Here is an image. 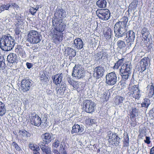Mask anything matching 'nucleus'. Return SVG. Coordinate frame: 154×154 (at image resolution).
<instances>
[{"label": "nucleus", "instance_id": "nucleus-1", "mask_svg": "<svg viewBox=\"0 0 154 154\" xmlns=\"http://www.w3.org/2000/svg\"><path fill=\"white\" fill-rule=\"evenodd\" d=\"M128 20V17L124 16L120 21L117 22L115 24L114 30L116 37L121 38L125 35V32L127 30V25Z\"/></svg>", "mask_w": 154, "mask_h": 154}, {"label": "nucleus", "instance_id": "nucleus-2", "mask_svg": "<svg viewBox=\"0 0 154 154\" xmlns=\"http://www.w3.org/2000/svg\"><path fill=\"white\" fill-rule=\"evenodd\" d=\"M15 45V40L9 34L3 35L0 40V48L3 51L11 50Z\"/></svg>", "mask_w": 154, "mask_h": 154}, {"label": "nucleus", "instance_id": "nucleus-3", "mask_svg": "<svg viewBox=\"0 0 154 154\" xmlns=\"http://www.w3.org/2000/svg\"><path fill=\"white\" fill-rule=\"evenodd\" d=\"M149 62V58L148 57H144L138 63L137 68L139 72L138 77L139 81H141L142 79H140V74L143 76V74L142 72L146 70V67L148 66Z\"/></svg>", "mask_w": 154, "mask_h": 154}, {"label": "nucleus", "instance_id": "nucleus-4", "mask_svg": "<svg viewBox=\"0 0 154 154\" xmlns=\"http://www.w3.org/2000/svg\"><path fill=\"white\" fill-rule=\"evenodd\" d=\"M40 35L36 31L30 30L28 34L26 40L31 44L38 43L41 40L40 37Z\"/></svg>", "mask_w": 154, "mask_h": 154}, {"label": "nucleus", "instance_id": "nucleus-5", "mask_svg": "<svg viewBox=\"0 0 154 154\" xmlns=\"http://www.w3.org/2000/svg\"><path fill=\"white\" fill-rule=\"evenodd\" d=\"M128 88L129 91L128 93V95L136 99H139L141 96V94L138 85H131L130 84Z\"/></svg>", "mask_w": 154, "mask_h": 154}, {"label": "nucleus", "instance_id": "nucleus-6", "mask_svg": "<svg viewBox=\"0 0 154 154\" xmlns=\"http://www.w3.org/2000/svg\"><path fill=\"white\" fill-rule=\"evenodd\" d=\"M84 70L81 65H75L73 69L72 76L76 79L82 78L85 76Z\"/></svg>", "mask_w": 154, "mask_h": 154}, {"label": "nucleus", "instance_id": "nucleus-7", "mask_svg": "<svg viewBox=\"0 0 154 154\" xmlns=\"http://www.w3.org/2000/svg\"><path fill=\"white\" fill-rule=\"evenodd\" d=\"M97 16L103 20H107L110 16V11L108 9H99L96 11Z\"/></svg>", "mask_w": 154, "mask_h": 154}, {"label": "nucleus", "instance_id": "nucleus-8", "mask_svg": "<svg viewBox=\"0 0 154 154\" xmlns=\"http://www.w3.org/2000/svg\"><path fill=\"white\" fill-rule=\"evenodd\" d=\"M66 12L65 10L61 8H57L56 12L54 13V16L51 19V20H62L63 19L66 17Z\"/></svg>", "mask_w": 154, "mask_h": 154}, {"label": "nucleus", "instance_id": "nucleus-9", "mask_svg": "<svg viewBox=\"0 0 154 154\" xmlns=\"http://www.w3.org/2000/svg\"><path fill=\"white\" fill-rule=\"evenodd\" d=\"M51 33L52 35V39L54 43H59L61 42L63 37V32H60L56 31L55 30L51 29Z\"/></svg>", "mask_w": 154, "mask_h": 154}, {"label": "nucleus", "instance_id": "nucleus-10", "mask_svg": "<svg viewBox=\"0 0 154 154\" xmlns=\"http://www.w3.org/2000/svg\"><path fill=\"white\" fill-rule=\"evenodd\" d=\"M84 107L86 112L92 113L94 112L96 109V104L91 100H86L83 103Z\"/></svg>", "mask_w": 154, "mask_h": 154}, {"label": "nucleus", "instance_id": "nucleus-11", "mask_svg": "<svg viewBox=\"0 0 154 154\" xmlns=\"http://www.w3.org/2000/svg\"><path fill=\"white\" fill-rule=\"evenodd\" d=\"M106 78V83L109 85H113L116 82L117 76L114 72L107 74Z\"/></svg>", "mask_w": 154, "mask_h": 154}, {"label": "nucleus", "instance_id": "nucleus-12", "mask_svg": "<svg viewBox=\"0 0 154 154\" xmlns=\"http://www.w3.org/2000/svg\"><path fill=\"white\" fill-rule=\"evenodd\" d=\"M52 26L54 27V29H52L53 30H55L56 31L60 32H63L65 29L66 24L63 22L62 20H57L54 21V20H51Z\"/></svg>", "mask_w": 154, "mask_h": 154}, {"label": "nucleus", "instance_id": "nucleus-13", "mask_svg": "<svg viewBox=\"0 0 154 154\" xmlns=\"http://www.w3.org/2000/svg\"><path fill=\"white\" fill-rule=\"evenodd\" d=\"M141 33L142 35V37L144 40H143L145 43H147L148 42L149 43H152V40L151 38V35L148 29L143 27L141 31Z\"/></svg>", "mask_w": 154, "mask_h": 154}, {"label": "nucleus", "instance_id": "nucleus-14", "mask_svg": "<svg viewBox=\"0 0 154 154\" xmlns=\"http://www.w3.org/2000/svg\"><path fill=\"white\" fill-rule=\"evenodd\" d=\"M94 77L96 79H98L104 74L105 69L104 67L101 66H97L94 69Z\"/></svg>", "mask_w": 154, "mask_h": 154}, {"label": "nucleus", "instance_id": "nucleus-15", "mask_svg": "<svg viewBox=\"0 0 154 154\" xmlns=\"http://www.w3.org/2000/svg\"><path fill=\"white\" fill-rule=\"evenodd\" d=\"M126 41L127 43L128 44L129 46L131 47V45L134 43L135 38V34L132 30H130L125 32Z\"/></svg>", "mask_w": 154, "mask_h": 154}, {"label": "nucleus", "instance_id": "nucleus-16", "mask_svg": "<svg viewBox=\"0 0 154 154\" xmlns=\"http://www.w3.org/2000/svg\"><path fill=\"white\" fill-rule=\"evenodd\" d=\"M109 142L112 145L116 146H118L120 143V138L116 134L110 133L108 134Z\"/></svg>", "mask_w": 154, "mask_h": 154}, {"label": "nucleus", "instance_id": "nucleus-17", "mask_svg": "<svg viewBox=\"0 0 154 154\" xmlns=\"http://www.w3.org/2000/svg\"><path fill=\"white\" fill-rule=\"evenodd\" d=\"M32 85L31 81L27 78L23 79L21 82V87L22 90L24 92L29 91Z\"/></svg>", "mask_w": 154, "mask_h": 154}, {"label": "nucleus", "instance_id": "nucleus-18", "mask_svg": "<svg viewBox=\"0 0 154 154\" xmlns=\"http://www.w3.org/2000/svg\"><path fill=\"white\" fill-rule=\"evenodd\" d=\"M131 66L130 64H123L119 70L120 74L121 75L123 74L131 75Z\"/></svg>", "mask_w": 154, "mask_h": 154}, {"label": "nucleus", "instance_id": "nucleus-19", "mask_svg": "<svg viewBox=\"0 0 154 154\" xmlns=\"http://www.w3.org/2000/svg\"><path fill=\"white\" fill-rule=\"evenodd\" d=\"M30 120L31 124L35 126H38L42 123L41 118L35 113H32Z\"/></svg>", "mask_w": 154, "mask_h": 154}, {"label": "nucleus", "instance_id": "nucleus-20", "mask_svg": "<svg viewBox=\"0 0 154 154\" xmlns=\"http://www.w3.org/2000/svg\"><path fill=\"white\" fill-rule=\"evenodd\" d=\"M83 42L80 38H77L74 40L73 46L74 48L80 49L83 48Z\"/></svg>", "mask_w": 154, "mask_h": 154}, {"label": "nucleus", "instance_id": "nucleus-21", "mask_svg": "<svg viewBox=\"0 0 154 154\" xmlns=\"http://www.w3.org/2000/svg\"><path fill=\"white\" fill-rule=\"evenodd\" d=\"M63 75V74L61 73L52 76L51 78L53 83L56 85L61 83Z\"/></svg>", "mask_w": 154, "mask_h": 154}, {"label": "nucleus", "instance_id": "nucleus-22", "mask_svg": "<svg viewBox=\"0 0 154 154\" xmlns=\"http://www.w3.org/2000/svg\"><path fill=\"white\" fill-rule=\"evenodd\" d=\"M8 62L12 63H17L18 61V58L17 55L14 53H10L7 57Z\"/></svg>", "mask_w": 154, "mask_h": 154}, {"label": "nucleus", "instance_id": "nucleus-23", "mask_svg": "<svg viewBox=\"0 0 154 154\" xmlns=\"http://www.w3.org/2000/svg\"><path fill=\"white\" fill-rule=\"evenodd\" d=\"M46 144L43 142H40L39 144V146L43 152L45 153L46 154H51L50 148L46 146Z\"/></svg>", "mask_w": 154, "mask_h": 154}, {"label": "nucleus", "instance_id": "nucleus-24", "mask_svg": "<svg viewBox=\"0 0 154 154\" xmlns=\"http://www.w3.org/2000/svg\"><path fill=\"white\" fill-rule=\"evenodd\" d=\"M52 136V134L46 133L42 134V137L43 141L45 143V144H48L51 142Z\"/></svg>", "mask_w": 154, "mask_h": 154}, {"label": "nucleus", "instance_id": "nucleus-25", "mask_svg": "<svg viewBox=\"0 0 154 154\" xmlns=\"http://www.w3.org/2000/svg\"><path fill=\"white\" fill-rule=\"evenodd\" d=\"M84 130L82 127L80 126L78 124H75L72 127V129L71 131V133L73 134L74 133H78L81 134Z\"/></svg>", "mask_w": 154, "mask_h": 154}, {"label": "nucleus", "instance_id": "nucleus-26", "mask_svg": "<svg viewBox=\"0 0 154 154\" xmlns=\"http://www.w3.org/2000/svg\"><path fill=\"white\" fill-rule=\"evenodd\" d=\"M66 54L69 55V59L71 60L72 58L76 55V52L75 50L69 47H68L66 49Z\"/></svg>", "mask_w": 154, "mask_h": 154}, {"label": "nucleus", "instance_id": "nucleus-27", "mask_svg": "<svg viewBox=\"0 0 154 154\" xmlns=\"http://www.w3.org/2000/svg\"><path fill=\"white\" fill-rule=\"evenodd\" d=\"M97 56L98 59H101L103 61L107 59L108 54L105 52L101 51L97 54Z\"/></svg>", "mask_w": 154, "mask_h": 154}, {"label": "nucleus", "instance_id": "nucleus-28", "mask_svg": "<svg viewBox=\"0 0 154 154\" xmlns=\"http://www.w3.org/2000/svg\"><path fill=\"white\" fill-rule=\"evenodd\" d=\"M107 2L106 0H98L96 2V5L99 8H105Z\"/></svg>", "mask_w": 154, "mask_h": 154}, {"label": "nucleus", "instance_id": "nucleus-29", "mask_svg": "<svg viewBox=\"0 0 154 154\" xmlns=\"http://www.w3.org/2000/svg\"><path fill=\"white\" fill-rule=\"evenodd\" d=\"M19 135L21 137H29L31 136L30 133L27 132L26 130L24 129L19 130L18 132Z\"/></svg>", "mask_w": 154, "mask_h": 154}, {"label": "nucleus", "instance_id": "nucleus-30", "mask_svg": "<svg viewBox=\"0 0 154 154\" xmlns=\"http://www.w3.org/2000/svg\"><path fill=\"white\" fill-rule=\"evenodd\" d=\"M66 146L65 143L63 142H61L59 149V152L61 154H67L66 151Z\"/></svg>", "mask_w": 154, "mask_h": 154}, {"label": "nucleus", "instance_id": "nucleus-31", "mask_svg": "<svg viewBox=\"0 0 154 154\" xmlns=\"http://www.w3.org/2000/svg\"><path fill=\"white\" fill-rule=\"evenodd\" d=\"M15 52L20 54L22 57L25 58L26 57V54L25 51L23 50L20 46H18L15 49Z\"/></svg>", "mask_w": 154, "mask_h": 154}, {"label": "nucleus", "instance_id": "nucleus-32", "mask_svg": "<svg viewBox=\"0 0 154 154\" xmlns=\"http://www.w3.org/2000/svg\"><path fill=\"white\" fill-rule=\"evenodd\" d=\"M6 113V108L4 103L0 101V116H2Z\"/></svg>", "mask_w": 154, "mask_h": 154}, {"label": "nucleus", "instance_id": "nucleus-33", "mask_svg": "<svg viewBox=\"0 0 154 154\" xmlns=\"http://www.w3.org/2000/svg\"><path fill=\"white\" fill-rule=\"evenodd\" d=\"M129 139L128 136V134L126 135H124V141L123 143V146L127 147L129 145Z\"/></svg>", "mask_w": 154, "mask_h": 154}, {"label": "nucleus", "instance_id": "nucleus-34", "mask_svg": "<svg viewBox=\"0 0 154 154\" xmlns=\"http://www.w3.org/2000/svg\"><path fill=\"white\" fill-rule=\"evenodd\" d=\"M150 104V100L146 98L144 99V101L141 104L142 107L148 108Z\"/></svg>", "mask_w": 154, "mask_h": 154}, {"label": "nucleus", "instance_id": "nucleus-35", "mask_svg": "<svg viewBox=\"0 0 154 154\" xmlns=\"http://www.w3.org/2000/svg\"><path fill=\"white\" fill-rule=\"evenodd\" d=\"M29 148L31 150L34 151L39 150V146L35 144L30 143L29 145Z\"/></svg>", "mask_w": 154, "mask_h": 154}, {"label": "nucleus", "instance_id": "nucleus-36", "mask_svg": "<svg viewBox=\"0 0 154 154\" xmlns=\"http://www.w3.org/2000/svg\"><path fill=\"white\" fill-rule=\"evenodd\" d=\"M149 88L148 97L149 98H151L152 97L154 94V86L152 84L150 85Z\"/></svg>", "mask_w": 154, "mask_h": 154}, {"label": "nucleus", "instance_id": "nucleus-37", "mask_svg": "<svg viewBox=\"0 0 154 154\" xmlns=\"http://www.w3.org/2000/svg\"><path fill=\"white\" fill-rule=\"evenodd\" d=\"M111 29L110 28L108 29L104 33V37L107 39H109L111 37Z\"/></svg>", "mask_w": 154, "mask_h": 154}, {"label": "nucleus", "instance_id": "nucleus-38", "mask_svg": "<svg viewBox=\"0 0 154 154\" xmlns=\"http://www.w3.org/2000/svg\"><path fill=\"white\" fill-rule=\"evenodd\" d=\"M11 6V5L10 3H8L5 5H3L0 6V10L1 12L5 10H8L9 8Z\"/></svg>", "mask_w": 154, "mask_h": 154}, {"label": "nucleus", "instance_id": "nucleus-39", "mask_svg": "<svg viewBox=\"0 0 154 154\" xmlns=\"http://www.w3.org/2000/svg\"><path fill=\"white\" fill-rule=\"evenodd\" d=\"M117 45L119 48L121 49L125 47L126 44L124 41L119 40L117 42Z\"/></svg>", "mask_w": 154, "mask_h": 154}, {"label": "nucleus", "instance_id": "nucleus-40", "mask_svg": "<svg viewBox=\"0 0 154 154\" xmlns=\"http://www.w3.org/2000/svg\"><path fill=\"white\" fill-rule=\"evenodd\" d=\"M138 111L139 110L138 109H136L135 108H132V111L130 114L132 118L134 117L136 115H138Z\"/></svg>", "mask_w": 154, "mask_h": 154}, {"label": "nucleus", "instance_id": "nucleus-41", "mask_svg": "<svg viewBox=\"0 0 154 154\" xmlns=\"http://www.w3.org/2000/svg\"><path fill=\"white\" fill-rule=\"evenodd\" d=\"M39 7L37 6L35 8L31 7L29 9V11L32 15H35L37 11L38 10Z\"/></svg>", "mask_w": 154, "mask_h": 154}, {"label": "nucleus", "instance_id": "nucleus-42", "mask_svg": "<svg viewBox=\"0 0 154 154\" xmlns=\"http://www.w3.org/2000/svg\"><path fill=\"white\" fill-rule=\"evenodd\" d=\"M124 100V98L123 97L118 96L116 98V103L118 104L122 103Z\"/></svg>", "mask_w": 154, "mask_h": 154}, {"label": "nucleus", "instance_id": "nucleus-43", "mask_svg": "<svg viewBox=\"0 0 154 154\" xmlns=\"http://www.w3.org/2000/svg\"><path fill=\"white\" fill-rule=\"evenodd\" d=\"M138 2L136 0L134 1L130 5V6L132 9H135L136 8Z\"/></svg>", "mask_w": 154, "mask_h": 154}, {"label": "nucleus", "instance_id": "nucleus-44", "mask_svg": "<svg viewBox=\"0 0 154 154\" xmlns=\"http://www.w3.org/2000/svg\"><path fill=\"white\" fill-rule=\"evenodd\" d=\"M96 122L95 120L91 118H88L86 121V123L88 125H90L95 124Z\"/></svg>", "mask_w": 154, "mask_h": 154}, {"label": "nucleus", "instance_id": "nucleus-45", "mask_svg": "<svg viewBox=\"0 0 154 154\" xmlns=\"http://www.w3.org/2000/svg\"><path fill=\"white\" fill-rule=\"evenodd\" d=\"M56 90H57V93H59L60 95V96H63V95L66 93V91L61 90V89H60V88L57 90V88H56Z\"/></svg>", "mask_w": 154, "mask_h": 154}, {"label": "nucleus", "instance_id": "nucleus-46", "mask_svg": "<svg viewBox=\"0 0 154 154\" xmlns=\"http://www.w3.org/2000/svg\"><path fill=\"white\" fill-rule=\"evenodd\" d=\"M60 85V89H61V90L66 91L67 89V86L66 84L64 82H62Z\"/></svg>", "mask_w": 154, "mask_h": 154}, {"label": "nucleus", "instance_id": "nucleus-47", "mask_svg": "<svg viewBox=\"0 0 154 154\" xmlns=\"http://www.w3.org/2000/svg\"><path fill=\"white\" fill-rule=\"evenodd\" d=\"M12 145L15 147L17 151H20L21 150L20 147L15 142H13L12 144Z\"/></svg>", "mask_w": 154, "mask_h": 154}, {"label": "nucleus", "instance_id": "nucleus-48", "mask_svg": "<svg viewBox=\"0 0 154 154\" xmlns=\"http://www.w3.org/2000/svg\"><path fill=\"white\" fill-rule=\"evenodd\" d=\"M60 141L57 140L56 139L55 142L53 143L52 146L53 147L57 148L60 145Z\"/></svg>", "mask_w": 154, "mask_h": 154}, {"label": "nucleus", "instance_id": "nucleus-49", "mask_svg": "<svg viewBox=\"0 0 154 154\" xmlns=\"http://www.w3.org/2000/svg\"><path fill=\"white\" fill-rule=\"evenodd\" d=\"M5 60L0 61V67L2 68V69H5Z\"/></svg>", "mask_w": 154, "mask_h": 154}, {"label": "nucleus", "instance_id": "nucleus-50", "mask_svg": "<svg viewBox=\"0 0 154 154\" xmlns=\"http://www.w3.org/2000/svg\"><path fill=\"white\" fill-rule=\"evenodd\" d=\"M71 85H72L74 88H76L78 87V82L74 81Z\"/></svg>", "mask_w": 154, "mask_h": 154}, {"label": "nucleus", "instance_id": "nucleus-51", "mask_svg": "<svg viewBox=\"0 0 154 154\" xmlns=\"http://www.w3.org/2000/svg\"><path fill=\"white\" fill-rule=\"evenodd\" d=\"M146 132L143 130L140 131V132L139 135V136L142 138L144 137L145 135Z\"/></svg>", "mask_w": 154, "mask_h": 154}, {"label": "nucleus", "instance_id": "nucleus-52", "mask_svg": "<svg viewBox=\"0 0 154 154\" xmlns=\"http://www.w3.org/2000/svg\"><path fill=\"white\" fill-rule=\"evenodd\" d=\"M130 75H121L122 77V80H127L129 77V76H130Z\"/></svg>", "mask_w": 154, "mask_h": 154}, {"label": "nucleus", "instance_id": "nucleus-53", "mask_svg": "<svg viewBox=\"0 0 154 154\" xmlns=\"http://www.w3.org/2000/svg\"><path fill=\"white\" fill-rule=\"evenodd\" d=\"M67 81L68 83L70 85L72 84L74 80H73L71 77H68L67 79Z\"/></svg>", "mask_w": 154, "mask_h": 154}, {"label": "nucleus", "instance_id": "nucleus-54", "mask_svg": "<svg viewBox=\"0 0 154 154\" xmlns=\"http://www.w3.org/2000/svg\"><path fill=\"white\" fill-rule=\"evenodd\" d=\"M150 137H146V140H144V141L147 144H149L150 143L151 141L150 140Z\"/></svg>", "mask_w": 154, "mask_h": 154}, {"label": "nucleus", "instance_id": "nucleus-55", "mask_svg": "<svg viewBox=\"0 0 154 154\" xmlns=\"http://www.w3.org/2000/svg\"><path fill=\"white\" fill-rule=\"evenodd\" d=\"M45 74H43L40 77V80L43 81L44 82H46V78L45 77Z\"/></svg>", "mask_w": 154, "mask_h": 154}, {"label": "nucleus", "instance_id": "nucleus-56", "mask_svg": "<svg viewBox=\"0 0 154 154\" xmlns=\"http://www.w3.org/2000/svg\"><path fill=\"white\" fill-rule=\"evenodd\" d=\"M120 66V64L117 61L116 63H115L114 66L113 67V68L114 69H117L119 68V66Z\"/></svg>", "mask_w": 154, "mask_h": 154}, {"label": "nucleus", "instance_id": "nucleus-57", "mask_svg": "<svg viewBox=\"0 0 154 154\" xmlns=\"http://www.w3.org/2000/svg\"><path fill=\"white\" fill-rule=\"evenodd\" d=\"M15 34L17 35H19L21 32L20 29L18 28H17L15 30Z\"/></svg>", "mask_w": 154, "mask_h": 154}, {"label": "nucleus", "instance_id": "nucleus-58", "mask_svg": "<svg viewBox=\"0 0 154 154\" xmlns=\"http://www.w3.org/2000/svg\"><path fill=\"white\" fill-rule=\"evenodd\" d=\"M26 65L27 68L29 69H30L33 66V64L32 63L28 62L26 63Z\"/></svg>", "mask_w": 154, "mask_h": 154}, {"label": "nucleus", "instance_id": "nucleus-59", "mask_svg": "<svg viewBox=\"0 0 154 154\" xmlns=\"http://www.w3.org/2000/svg\"><path fill=\"white\" fill-rule=\"evenodd\" d=\"M11 6L12 7H13L15 8H18V6L17 4L15 3H12L11 4Z\"/></svg>", "mask_w": 154, "mask_h": 154}, {"label": "nucleus", "instance_id": "nucleus-60", "mask_svg": "<svg viewBox=\"0 0 154 154\" xmlns=\"http://www.w3.org/2000/svg\"><path fill=\"white\" fill-rule=\"evenodd\" d=\"M150 154H154V146L150 149Z\"/></svg>", "mask_w": 154, "mask_h": 154}, {"label": "nucleus", "instance_id": "nucleus-61", "mask_svg": "<svg viewBox=\"0 0 154 154\" xmlns=\"http://www.w3.org/2000/svg\"><path fill=\"white\" fill-rule=\"evenodd\" d=\"M53 152L55 154H60V152L57 149H54L53 151Z\"/></svg>", "mask_w": 154, "mask_h": 154}, {"label": "nucleus", "instance_id": "nucleus-62", "mask_svg": "<svg viewBox=\"0 0 154 154\" xmlns=\"http://www.w3.org/2000/svg\"><path fill=\"white\" fill-rule=\"evenodd\" d=\"M117 62H118L120 64V66L122 65L123 64V62H122V61H121V60H119L117 61Z\"/></svg>", "mask_w": 154, "mask_h": 154}, {"label": "nucleus", "instance_id": "nucleus-63", "mask_svg": "<svg viewBox=\"0 0 154 154\" xmlns=\"http://www.w3.org/2000/svg\"><path fill=\"white\" fill-rule=\"evenodd\" d=\"M38 150L34 151V154H40V153L38 152Z\"/></svg>", "mask_w": 154, "mask_h": 154}, {"label": "nucleus", "instance_id": "nucleus-64", "mask_svg": "<svg viewBox=\"0 0 154 154\" xmlns=\"http://www.w3.org/2000/svg\"><path fill=\"white\" fill-rule=\"evenodd\" d=\"M149 114H153L154 113V109H152L149 112Z\"/></svg>", "mask_w": 154, "mask_h": 154}]
</instances>
